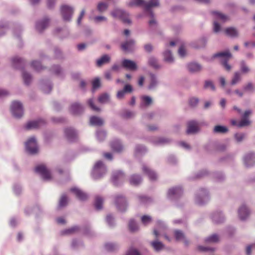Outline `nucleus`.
Segmentation results:
<instances>
[{
  "label": "nucleus",
  "mask_w": 255,
  "mask_h": 255,
  "mask_svg": "<svg viewBox=\"0 0 255 255\" xmlns=\"http://www.w3.org/2000/svg\"><path fill=\"white\" fill-rule=\"evenodd\" d=\"M159 5L158 0H150L148 2H145L144 0H132L131 1L128 3L129 6H141L143 5L144 7L145 10L149 11L152 19L149 21V25L152 26L153 25H156V22L153 18V13L150 11V8L152 7L158 6Z\"/></svg>",
  "instance_id": "obj_1"
},
{
  "label": "nucleus",
  "mask_w": 255,
  "mask_h": 255,
  "mask_svg": "<svg viewBox=\"0 0 255 255\" xmlns=\"http://www.w3.org/2000/svg\"><path fill=\"white\" fill-rule=\"evenodd\" d=\"M111 15L114 18H119L125 23H131L128 14L122 9H115L111 12Z\"/></svg>",
  "instance_id": "obj_2"
},
{
  "label": "nucleus",
  "mask_w": 255,
  "mask_h": 255,
  "mask_svg": "<svg viewBox=\"0 0 255 255\" xmlns=\"http://www.w3.org/2000/svg\"><path fill=\"white\" fill-rule=\"evenodd\" d=\"M106 172L105 167L101 161H97L94 167L93 171V177L95 179H99L102 176V175Z\"/></svg>",
  "instance_id": "obj_3"
},
{
  "label": "nucleus",
  "mask_w": 255,
  "mask_h": 255,
  "mask_svg": "<svg viewBox=\"0 0 255 255\" xmlns=\"http://www.w3.org/2000/svg\"><path fill=\"white\" fill-rule=\"evenodd\" d=\"M10 109L12 115L16 118H20L23 115L22 105L19 102H13L11 104Z\"/></svg>",
  "instance_id": "obj_4"
},
{
  "label": "nucleus",
  "mask_w": 255,
  "mask_h": 255,
  "mask_svg": "<svg viewBox=\"0 0 255 255\" xmlns=\"http://www.w3.org/2000/svg\"><path fill=\"white\" fill-rule=\"evenodd\" d=\"M231 57V54L229 51L221 52L214 55V57H222L224 58L222 63L227 71H230L231 69V66L227 63Z\"/></svg>",
  "instance_id": "obj_5"
},
{
  "label": "nucleus",
  "mask_w": 255,
  "mask_h": 255,
  "mask_svg": "<svg viewBox=\"0 0 255 255\" xmlns=\"http://www.w3.org/2000/svg\"><path fill=\"white\" fill-rule=\"evenodd\" d=\"M26 150L31 154L38 152V147L35 138L34 137L30 138L25 143Z\"/></svg>",
  "instance_id": "obj_6"
},
{
  "label": "nucleus",
  "mask_w": 255,
  "mask_h": 255,
  "mask_svg": "<svg viewBox=\"0 0 255 255\" xmlns=\"http://www.w3.org/2000/svg\"><path fill=\"white\" fill-rule=\"evenodd\" d=\"M73 11V9L68 5H62L61 7V14L65 21H69L71 19Z\"/></svg>",
  "instance_id": "obj_7"
},
{
  "label": "nucleus",
  "mask_w": 255,
  "mask_h": 255,
  "mask_svg": "<svg viewBox=\"0 0 255 255\" xmlns=\"http://www.w3.org/2000/svg\"><path fill=\"white\" fill-rule=\"evenodd\" d=\"M35 171L40 174L45 180H49L51 178L50 172L44 165H38L35 167Z\"/></svg>",
  "instance_id": "obj_8"
},
{
  "label": "nucleus",
  "mask_w": 255,
  "mask_h": 255,
  "mask_svg": "<svg viewBox=\"0 0 255 255\" xmlns=\"http://www.w3.org/2000/svg\"><path fill=\"white\" fill-rule=\"evenodd\" d=\"M115 204L117 208L121 211H124L127 206L125 198L121 195H118L115 197Z\"/></svg>",
  "instance_id": "obj_9"
},
{
  "label": "nucleus",
  "mask_w": 255,
  "mask_h": 255,
  "mask_svg": "<svg viewBox=\"0 0 255 255\" xmlns=\"http://www.w3.org/2000/svg\"><path fill=\"white\" fill-rule=\"evenodd\" d=\"M198 123L194 121H191L188 123L186 132L187 134H192L197 132L199 130Z\"/></svg>",
  "instance_id": "obj_10"
},
{
  "label": "nucleus",
  "mask_w": 255,
  "mask_h": 255,
  "mask_svg": "<svg viewBox=\"0 0 255 255\" xmlns=\"http://www.w3.org/2000/svg\"><path fill=\"white\" fill-rule=\"evenodd\" d=\"M44 121L42 120L31 121L27 123L25 126V128L26 129L36 128H39L41 126L44 125Z\"/></svg>",
  "instance_id": "obj_11"
},
{
  "label": "nucleus",
  "mask_w": 255,
  "mask_h": 255,
  "mask_svg": "<svg viewBox=\"0 0 255 255\" xmlns=\"http://www.w3.org/2000/svg\"><path fill=\"white\" fill-rule=\"evenodd\" d=\"M142 170L144 174L148 176L150 180H155L156 179L157 175L156 173L146 165H142Z\"/></svg>",
  "instance_id": "obj_12"
},
{
  "label": "nucleus",
  "mask_w": 255,
  "mask_h": 255,
  "mask_svg": "<svg viewBox=\"0 0 255 255\" xmlns=\"http://www.w3.org/2000/svg\"><path fill=\"white\" fill-rule=\"evenodd\" d=\"M122 66L130 70H135L137 69L136 63L130 60L124 59L122 61Z\"/></svg>",
  "instance_id": "obj_13"
},
{
  "label": "nucleus",
  "mask_w": 255,
  "mask_h": 255,
  "mask_svg": "<svg viewBox=\"0 0 255 255\" xmlns=\"http://www.w3.org/2000/svg\"><path fill=\"white\" fill-rule=\"evenodd\" d=\"M70 191L73 192L76 196L80 200L85 201L88 199L87 195L78 188H72L70 189Z\"/></svg>",
  "instance_id": "obj_14"
},
{
  "label": "nucleus",
  "mask_w": 255,
  "mask_h": 255,
  "mask_svg": "<svg viewBox=\"0 0 255 255\" xmlns=\"http://www.w3.org/2000/svg\"><path fill=\"white\" fill-rule=\"evenodd\" d=\"M244 162L248 167L253 166L255 164V155L253 153L247 154L245 157Z\"/></svg>",
  "instance_id": "obj_15"
},
{
  "label": "nucleus",
  "mask_w": 255,
  "mask_h": 255,
  "mask_svg": "<svg viewBox=\"0 0 255 255\" xmlns=\"http://www.w3.org/2000/svg\"><path fill=\"white\" fill-rule=\"evenodd\" d=\"M134 45V41L133 40H129L123 43L121 45L122 49L125 51H131Z\"/></svg>",
  "instance_id": "obj_16"
},
{
  "label": "nucleus",
  "mask_w": 255,
  "mask_h": 255,
  "mask_svg": "<svg viewBox=\"0 0 255 255\" xmlns=\"http://www.w3.org/2000/svg\"><path fill=\"white\" fill-rule=\"evenodd\" d=\"M174 236L176 240L177 241H183L184 242L185 245L187 246L189 242L185 239V236L183 233L180 230H175L174 231Z\"/></svg>",
  "instance_id": "obj_17"
},
{
  "label": "nucleus",
  "mask_w": 255,
  "mask_h": 255,
  "mask_svg": "<svg viewBox=\"0 0 255 255\" xmlns=\"http://www.w3.org/2000/svg\"><path fill=\"white\" fill-rule=\"evenodd\" d=\"M70 110L73 115H78L83 112V108L81 105L74 103L71 106Z\"/></svg>",
  "instance_id": "obj_18"
},
{
  "label": "nucleus",
  "mask_w": 255,
  "mask_h": 255,
  "mask_svg": "<svg viewBox=\"0 0 255 255\" xmlns=\"http://www.w3.org/2000/svg\"><path fill=\"white\" fill-rule=\"evenodd\" d=\"M250 212L246 206H242L239 209V216L241 220H245L249 216Z\"/></svg>",
  "instance_id": "obj_19"
},
{
  "label": "nucleus",
  "mask_w": 255,
  "mask_h": 255,
  "mask_svg": "<svg viewBox=\"0 0 255 255\" xmlns=\"http://www.w3.org/2000/svg\"><path fill=\"white\" fill-rule=\"evenodd\" d=\"M125 177L124 174L120 171H117L113 174L112 180L115 185H117L118 181L123 182Z\"/></svg>",
  "instance_id": "obj_20"
},
{
  "label": "nucleus",
  "mask_w": 255,
  "mask_h": 255,
  "mask_svg": "<svg viewBox=\"0 0 255 255\" xmlns=\"http://www.w3.org/2000/svg\"><path fill=\"white\" fill-rule=\"evenodd\" d=\"M182 194V188L180 187L171 188L169 190L168 195L169 197H178Z\"/></svg>",
  "instance_id": "obj_21"
},
{
  "label": "nucleus",
  "mask_w": 255,
  "mask_h": 255,
  "mask_svg": "<svg viewBox=\"0 0 255 255\" xmlns=\"http://www.w3.org/2000/svg\"><path fill=\"white\" fill-rule=\"evenodd\" d=\"M65 134L67 139L70 141L74 140L77 135L76 131L71 128H66L65 130Z\"/></svg>",
  "instance_id": "obj_22"
},
{
  "label": "nucleus",
  "mask_w": 255,
  "mask_h": 255,
  "mask_svg": "<svg viewBox=\"0 0 255 255\" xmlns=\"http://www.w3.org/2000/svg\"><path fill=\"white\" fill-rule=\"evenodd\" d=\"M112 149L115 152H120L123 149V146L119 140H113L111 143Z\"/></svg>",
  "instance_id": "obj_23"
},
{
  "label": "nucleus",
  "mask_w": 255,
  "mask_h": 255,
  "mask_svg": "<svg viewBox=\"0 0 255 255\" xmlns=\"http://www.w3.org/2000/svg\"><path fill=\"white\" fill-rule=\"evenodd\" d=\"M48 24L49 20L48 19H44L43 20L39 21L36 23V29L39 32H41L48 26Z\"/></svg>",
  "instance_id": "obj_24"
},
{
  "label": "nucleus",
  "mask_w": 255,
  "mask_h": 255,
  "mask_svg": "<svg viewBox=\"0 0 255 255\" xmlns=\"http://www.w3.org/2000/svg\"><path fill=\"white\" fill-rule=\"evenodd\" d=\"M129 181L131 185L137 186L141 182L142 179L139 175L133 174L130 176Z\"/></svg>",
  "instance_id": "obj_25"
},
{
  "label": "nucleus",
  "mask_w": 255,
  "mask_h": 255,
  "mask_svg": "<svg viewBox=\"0 0 255 255\" xmlns=\"http://www.w3.org/2000/svg\"><path fill=\"white\" fill-rule=\"evenodd\" d=\"M111 57L107 54L103 55L100 58L97 60V66L101 67L103 64L110 62Z\"/></svg>",
  "instance_id": "obj_26"
},
{
  "label": "nucleus",
  "mask_w": 255,
  "mask_h": 255,
  "mask_svg": "<svg viewBox=\"0 0 255 255\" xmlns=\"http://www.w3.org/2000/svg\"><path fill=\"white\" fill-rule=\"evenodd\" d=\"M90 122L92 125L97 126H101L104 124V121L102 119L96 116L91 117Z\"/></svg>",
  "instance_id": "obj_27"
},
{
  "label": "nucleus",
  "mask_w": 255,
  "mask_h": 255,
  "mask_svg": "<svg viewBox=\"0 0 255 255\" xmlns=\"http://www.w3.org/2000/svg\"><path fill=\"white\" fill-rule=\"evenodd\" d=\"M225 32L227 35L232 37H237L239 34L238 30L235 28L232 27L227 28L225 30Z\"/></svg>",
  "instance_id": "obj_28"
},
{
  "label": "nucleus",
  "mask_w": 255,
  "mask_h": 255,
  "mask_svg": "<svg viewBox=\"0 0 255 255\" xmlns=\"http://www.w3.org/2000/svg\"><path fill=\"white\" fill-rule=\"evenodd\" d=\"M188 69L191 72H196L201 70V66L197 63H191L188 65Z\"/></svg>",
  "instance_id": "obj_29"
},
{
  "label": "nucleus",
  "mask_w": 255,
  "mask_h": 255,
  "mask_svg": "<svg viewBox=\"0 0 255 255\" xmlns=\"http://www.w3.org/2000/svg\"><path fill=\"white\" fill-rule=\"evenodd\" d=\"M141 107H148L149 105H150L152 103V101L150 97L147 96H142L141 98Z\"/></svg>",
  "instance_id": "obj_30"
},
{
  "label": "nucleus",
  "mask_w": 255,
  "mask_h": 255,
  "mask_svg": "<svg viewBox=\"0 0 255 255\" xmlns=\"http://www.w3.org/2000/svg\"><path fill=\"white\" fill-rule=\"evenodd\" d=\"M150 245L156 251H160L164 247L163 244L157 240L151 242L150 243Z\"/></svg>",
  "instance_id": "obj_31"
},
{
  "label": "nucleus",
  "mask_w": 255,
  "mask_h": 255,
  "mask_svg": "<svg viewBox=\"0 0 255 255\" xmlns=\"http://www.w3.org/2000/svg\"><path fill=\"white\" fill-rule=\"evenodd\" d=\"M242 79L241 74L239 72H236L233 76V77L231 80V84L232 85H235L238 83L240 82Z\"/></svg>",
  "instance_id": "obj_32"
},
{
  "label": "nucleus",
  "mask_w": 255,
  "mask_h": 255,
  "mask_svg": "<svg viewBox=\"0 0 255 255\" xmlns=\"http://www.w3.org/2000/svg\"><path fill=\"white\" fill-rule=\"evenodd\" d=\"M148 64L153 68L158 69L160 68V66L158 63L157 59L153 57H151L149 58Z\"/></svg>",
  "instance_id": "obj_33"
},
{
  "label": "nucleus",
  "mask_w": 255,
  "mask_h": 255,
  "mask_svg": "<svg viewBox=\"0 0 255 255\" xmlns=\"http://www.w3.org/2000/svg\"><path fill=\"white\" fill-rule=\"evenodd\" d=\"M12 62L13 66L18 68L19 66L23 65L24 61L20 58L16 57L12 59Z\"/></svg>",
  "instance_id": "obj_34"
},
{
  "label": "nucleus",
  "mask_w": 255,
  "mask_h": 255,
  "mask_svg": "<svg viewBox=\"0 0 255 255\" xmlns=\"http://www.w3.org/2000/svg\"><path fill=\"white\" fill-rule=\"evenodd\" d=\"M157 84V81L155 75L153 74H150V84L148 89L151 90L153 89Z\"/></svg>",
  "instance_id": "obj_35"
},
{
  "label": "nucleus",
  "mask_w": 255,
  "mask_h": 255,
  "mask_svg": "<svg viewBox=\"0 0 255 255\" xmlns=\"http://www.w3.org/2000/svg\"><path fill=\"white\" fill-rule=\"evenodd\" d=\"M240 70L241 72L243 74H247L250 71V68L244 61L240 63Z\"/></svg>",
  "instance_id": "obj_36"
},
{
  "label": "nucleus",
  "mask_w": 255,
  "mask_h": 255,
  "mask_svg": "<svg viewBox=\"0 0 255 255\" xmlns=\"http://www.w3.org/2000/svg\"><path fill=\"white\" fill-rule=\"evenodd\" d=\"M228 130L227 128L222 126H216L214 128V132L215 133H225Z\"/></svg>",
  "instance_id": "obj_37"
},
{
  "label": "nucleus",
  "mask_w": 255,
  "mask_h": 255,
  "mask_svg": "<svg viewBox=\"0 0 255 255\" xmlns=\"http://www.w3.org/2000/svg\"><path fill=\"white\" fill-rule=\"evenodd\" d=\"M164 59L167 62H172L173 61V58L170 51H166L163 53Z\"/></svg>",
  "instance_id": "obj_38"
},
{
  "label": "nucleus",
  "mask_w": 255,
  "mask_h": 255,
  "mask_svg": "<svg viewBox=\"0 0 255 255\" xmlns=\"http://www.w3.org/2000/svg\"><path fill=\"white\" fill-rule=\"evenodd\" d=\"M103 199L99 196H97L95 198V206L97 210H100L102 208Z\"/></svg>",
  "instance_id": "obj_39"
},
{
  "label": "nucleus",
  "mask_w": 255,
  "mask_h": 255,
  "mask_svg": "<svg viewBox=\"0 0 255 255\" xmlns=\"http://www.w3.org/2000/svg\"><path fill=\"white\" fill-rule=\"evenodd\" d=\"M138 200L140 204H145L151 201V199L149 197L140 195L138 196Z\"/></svg>",
  "instance_id": "obj_40"
},
{
  "label": "nucleus",
  "mask_w": 255,
  "mask_h": 255,
  "mask_svg": "<svg viewBox=\"0 0 255 255\" xmlns=\"http://www.w3.org/2000/svg\"><path fill=\"white\" fill-rule=\"evenodd\" d=\"M243 90L245 92H253L255 90V86L252 82H248L243 87Z\"/></svg>",
  "instance_id": "obj_41"
},
{
  "label": "nucleus",
  "mask_w": 255,
  "mask_h": 255,
  "mask_svg": "<svg viewBox=\"0 0 255 255\" xmlns=\"http://www.w3.org/2000/svg\"><path fill=\"white\" fill-rule=\"evenodd\" d=\"M68 203V198L66 195H63L59 202V207L61 208L65 206Z\"/></svg>",
  "instance_id": "obj_42"
},
{
  "label": "nucleus",
  "mask_w": 255,
  "mask_h": 255,
  "mask_svg": "<svg viewBox=\"0 0 255 255\" xmlns=\"http://www.w3.org/2000/svg\"><path fill=\"white\" fill-rule=\"evenodd\" d=\"M31 65L33 69L37 71H40L43 69L40 63L37 61H32Z\"/></svg>",
  "instance_id": "obj_43"
},
{
  "label": "nucleus",
  "mask_w": 255,
  "mask_h": 255,
  "mask_svg": "<svg viewBox=\"0 0 255 255\" xmlns=\"http://www.w3.org/2000/svg\"><path fill=\"white\" fill-rule=\"evenodd\" d=\"M213 13L216 15V17L220 20H221L223 21H226L228 19V17L224 15V14L218 12V11H214L213 12Z\"/></svg>",
  "instance_id": "obj_44"
},
{
  "label": "nucleus",
  "mask_w": 255,
  "mask_h": 255,
  "mask_svg": "<svg viewBox=\"0 0 255 255\" xmlns=\"http://www.w3.org/2000/svg\"><path fill=\"white\" fill-rule=\"evenodd\" d=\"M128 228H129V230L131 232H134L138 230V227H137L136 224L132 220H131L129 221V223H128Z\"/></svg>",
  "instance_id": "obj_45"
},
{
  "label": "nucleus",
  "mask_w": 255,
  "mask_h": 255,
  "mask_svg": "<svg viewBox=\"0 0 255 255\" xmlns=\"http://www.w3.org/2000/svg\"><path fill=\"white\" fill-rule=\"evenodd\" d=\"M22 76L24 83L26 85H28L31 80V75L27 73L23 72Z\"/></svg>",
  "instance_id": "obj_46"
},
{
  "label": "nucleus",
  "mask_w": 255,
  "mask_h": 255,
  "mask_svg": "<svg viewBox=\"0 0 255 255\" xmlns=\"http://www.w3.org/2000/svg\"><path fill=\"white\" fill-rule=\"evenodd\" d=\"M108 7V4L105 2H100L97 6L98 10L100 12L105 11Z\"/></svg>",
  "instance_id": "obj_47"
},
{
  "label": "nucleus",
  "mask_w": 255,
  "mask_h": 255,
  "mask_svg": "<svg viewBox=\"0 0 255 255\" xmlns=\"http://www.w3.org/2000/svg\"><path fill=\"white\" fill-rule=\"evenodd\" d=\"M250 124V121L248 119H246L243 118L242 120L239 123L238 125V127L241 128L245 126H247L249 125Z\"/></svg>",
  "instance_id": "obj_48"
},
{
  "label": "nucleus",
  "mask_w": 255,
  "mask_h": 255,
  "mask_svg": "<svg viewBox=\"0 0 255 255\" xmlns=\"http://www.w3.org/2000/svg\"><path fill=\"white\" fill-rule=\"evenodd\" d=\"M218 241H219V237L216 234L212 235L210 237L207 238L205 240V241L206 242H212V243H216V242H217Z\"/></svg>",
  "instance_id": "obj_49"
},
{
  "label": "nucleus",
  "mask_w": 255,
  "mask_h": 255,
  "mask_svg": "<svg viewBox=\"0 0 255 255\" xmlns=\"http://www.w3.org/2000/svg\"><path fill=\"white\" fill-rule=\"evenodd\" d=\"M109 97L107 94L101 95L98 99L99 102L101 103H105L109 100Z\"/></svg>",
  "instance_id": "obj_50"
},
{
  "label": "nucleus",
  "mask_w": 255,
  "mask_h": 255,
  "mask_svg": "<svg viewBox=\"0 0 255 255\" xmlns=\"http://www.w3.org/2000/svg\"><path fill=\"white\" fill-rule=\"evenodd\" d=\"M122 117L125 119H130L134 116V114L129 111H125L122 113Z\"/></svg>",
  "instance_id": "obj_51"
},
{
  "label": "nucleus",
  "mask_w": 255,
  "mask_h": 255,
  "mask_svg": "<svg viewBox=\"0 0 255 255\" xmlns=\"http://www.w3.org/2000/svg\"><path fill=\"white\" fill-rule=\"evenodd\" d=\"M141 220L142 223L144 225H146L151 222V218L149 216L144 215L141 217Z\"/></svg>",
  "instance_id": "obj_52"
},
{
  "label": "nucleus",
  "mask_w": 255,
  "mask_h": 255,
  "mask_svg": "<svg viewBox=\"0 0 255 255\" xmlns=\"http://www.w3.org/2000/svg\"><path fill=\"white\" fill-rule=\"evenodd\" d=\"M204 88L206 89L210 88L213 91L215 90V87L212 81H206L205 82Z\"/></svg>",
  "instance_id": "obj_53"
},
{
  "label": "nucleus",
  "mask_w": 255,
  "mask_h": 255,
  "mask_svg": "<svg viewBox=\"0 0 255 255\" xmlns=\"http://www.w3.org/2000/svg\"><path fill=\"white\" fill-rule=\"evenodd\" d=\"M88 103L89 106L90 107V108L94 111L99 112L100 111V109L97 107H96L93 102V101L92 99H89L88 101Z\"/></svg>",
  "instance_id": "obj_54"
},
{
  "label": "nucleus",
  "mask_w": 255,
  "mask_h": 255,
  "mask_svg": "<svg viewBox=\"0 0 255 255\" xmlns=\"http://www.w3.org/2000/svg\"><path fill=\"white\" fill-rule=\"evenodd\" d=\"M116 246L113 244L108 243L105 245V248L107 251H113L116 250Z\"/></svg>",
  "instance_id": "obj_55"
},
{
  "label": "nucleus",
  "mask_w": 255,
  "mask_h": 255,
  "mask_svg": "<svg viewBox=\"0 0 255 255\" xmlns=\"http://www.w3.org/2000/svg\"><path fill=\"white\" fill-rule=\"evenodd\" d=\"M78 230V228L77 227H73L69 229H67L64 231V234H73Z\"/></svg>",
  "instance_id": "obj_56"
},
{
  "label": "nucleus",
  "mask_w": 255,
  "mask_h": 255,
  "mask_svg": "<svg viewBox=\"0 0 255 255\" xmlns=\"http://www.w3.org/2000/svg\"><path fill=\"white\" fill-rule=\"evenodd\" d=\"M93 89H96L100 86V81L98 78L95 79L92 82Z\"/></svg>",
  "instance_id": "obj_57"
},
{
  "label": "nucleus",
  "mask_w": 255,
  "mask_h": 255,
  "mask_svg": "<svg viewBox=\"0 0 255 255\" xmlns=\"http://www.w3.org/2000/svg\"><path fill=\"white\" fill-rule=\"evenodd\" d=\"M126 255H140V254L136 250L131 248L128 251Z\"/></svg>",
  "instance_id": "obj_58"
},
{
  "label": "nucleus",
  "mask_w": 255,
  "mask_h": 255,
  "mask_svg": "<svg viewBox=\"0 0 255 255\" xmlns=\"http://www.w3.org/2000/svg\"><path fill=\"white\" fill-rule=\"evenodd\" d=\"M245 135L242 133H236L235 135V137L237 141H241L245 137Z\"/></svg>",
  "instance_id": "obj_59"
},
{
  "label": "nucleus",
  "mask_w": 255,
  "mask_h": 255,
  "mask_svg": "<svg viewBox=\"0 0 255 255\" xmlns=\"http://www.w3.org/2000/svg\"><path fill=\"white\" fill-rule=\"evenodd\" d=\"M198 103V99L195 98H191L189 100V105L190 106L193 107L196 106Z\"/></svg>",
  "instance_id": "obj_60"
},
{
  "label": "nucleus",
  "mask_w": 255,
  "mask_h": 255,
  "mask_svg": "<svg viewBox=\"0 0 255 255\" xmlns=\"http://www.w3.org/2000/svg\"><path fill=\"white\" fill-rule=\"evenodd\" d=\"M178 53L181 57H184L185 55L186 51L183 46H180L178 50Z\"/></svg>",
  "instance_id": "obj_61"
},
{
  "label": "nucleus",
  "mask_w": 255,
  "mask_h": 255,
  "mask_svg": "<svg viewBox=\"0 0 255 255\" xmlns=\"http://www.w3.org/2000/svg\"><path fill=\"white\" fill-rule=\"evenodd\" d=\"M255 249V244L249 246L247 247L246 249V254L247 255H251V249Z\"/></svg>",
  "instance_id": "obj_62"
},
{
  "label": "nucleus",
  "mask_w": 255,
  "mask_h": 255,
  "mask_svg": "<svg viewBox=\"0 0 255 255\" xmlns=\"http://www.w3.org/2000/svg\"><path fill=\"white\" fill-rule=\"evenodd\" d=\"M220 24L216 21L214 22V31L215 32H218L220 30Z\"/></svg>",
  "instance_id": "obj_63"
},
{
  "label": "nucleus",
  "mask_w": 255,
  "mask_h": 255,
  "mask_svg": "<svg viewBox=\"0 0 255 255\" xmlns=\"http://www.w3.org/2000/svg\"><path fill=\"white\" fill-rule=\"evenodd\" d=\"M125 92H128L130 93L132 91V87L130 85H126L123 89Z\"/></svg>",
  "instance_id": "obj_64"
}]
</instances>
